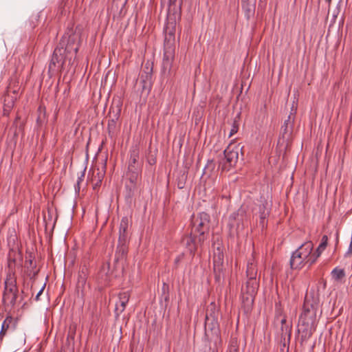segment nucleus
<instances>
[{
  "mask_svg": "<svg viewBox=\"0 0 352 352\" xmlns=\"http://www.w3.org/2000/svg\"><path fill=\"white\" fill-rule=\"evenodd\" d=\"M34 19L37 20V16H35L34 17H32Z\"/></svg>",
  "mask_w": 352,
  "mask_h": 352,
  "instance_id": "nucleus-45",
  "label": "nucleus"
},
{
  "mask_svg": "<svg viewBox=\"0 0 352 352\" xmlns=\"http://www.w3.org/2000/svg\"><path fill=\"white\" fill-rule=\"evenodd\" d=\"M17 321L11 316H7L3 320L0 330V344H1L3 338L10 331H14L16 328Z\"/></svg>",
  "mask_w": 352,
  "mask_h": 352,
  "instance_id": "nucleus-9",
  "label": "nucleus"
},
{
  "mask_svg": "<svg viewBox=\"0 0 352 352\" xmlns=\"http://www.w3.org/2000/svg\"><path fill=\"white\" fill-rule=\"evenodd\" d=\"M328 245V236L324 235L322 237L321 242L318 247L316 248L315 252L311 255V258L309 259V267L316 263L317 259L320 256L322 252L326 249Z\"/></svg>",
  "mask_w": 352,
  "mask_h": 352,
  "instance_id": "nucleus-14",
  "label": "nucleus"
},
{
  "mask_svg": "<svg viewBox=\"0 0 352 352\" xmlns=\"http://www.w3.org/2000/svg\"><path fill=\"white\" fill-rule=\"evenodd\" d=\"M77 38V36L75 34L70 35L68 38V43L65 47V50L71 52L74 50L75 54H76L79 49V44L76 43L75 41Z\"/></svg>",
  "mask_w": 352,
  "mask_h": 352,
  "instance_id": "nucleus-19",
  "label": "nucleus"
},
{
  "mask_svg": "<svg viewBox=\"0 0 352 352\" xmlns=\"http://www.w3.org/2000/svg\"><path fill=\"white\" fill-rule=\"evenodd\" d=\"M130 298L129 292H122L118 294V301L116 303L115 314L118 317L124 310Z\"/></svg>",
  "mask_w": 352,
  "mask_h": 352,
  "instance_id": "nucleus-10",
  "label": "nucleus"
},
{
  "mask_svg": "<svg viewBox=\"0 0 352 352\" xmlns=\"http://www.w3.org/2000/svg\"><path fill=\"white\" fill-rule=\"evenodd\" d=\"M148 162H149V164H153L155 163V160H151Z\"/></svg>",
  "mask_w": 352,
  "mask_h": 352,
  "instance_id": "nucleus-43",
  "label": "nucleus"
},
{
  "mask_svg": "<svg viewBox=\"0 0 352 352\" xmlns=\"http://www.w3.org/2000/svg\"><path fill=\"white\" fill-rule=\"evenodd\" d=\"M84 177H85V170L80 172V174L78 175L77 182L81 184L82 182V181L84 180Z\"/></svg>",
  "mask_w": 352,
  "mask_h": 352,
  "instance_id": "nucleus-32",
  "label": "nucleus"
},
{
  "mask_svg": "<svg viewBox=\"0 0 352 352\" xmlns=\"http://www.w3.org/2000/svg\"><path fill=\"white\" fill-rule=\"evenodd\" d=\"M295 113L291 112L281 127V135L283 139H289L293 131Z\"/></svg>",
  "mask_w": 352,
  "mask_h": 352,
  "instance_id": "nucleus-12",
  "label": "nucleus"
},
{
  "mask_svg": "<svg viewBox=\"0 0 352 352\" xmlns=\"http://www.w3.org/2000/svg\"><path fill=\"white\" fill-rule=\"evenodd\" d=\"M116 119H112L111 120L109 121V124H108V129H109V133H113L115 128H116Z\"/></svg>",
  "mask_w": 352,
  "mask_h": 352,
  "instance_id": "nucleus-29",
  "label": "nucleus"
},
{
  "mask_svg": "<svg viewBox=\"0 0 352 352\" xmlns=\"http://www.w3.org/2000/svg\"><path fill=\"white\" fill-rule=\"evenodd\" d=\"M151 76V73H147L146 75V80H148V78H150Z\"/></svg>",
  "mask_w": 352,
  "mask_h": 352,
  "instance_id": "nucleus-42",
  "label": "nucleus"
},
{
  "mask_svg": "<svg viewBox=\"0 0 352 352\" xmlns=\"http://www.w3.org/2000/svg\"><path fill=\"white\" fill-rule=\"evenodd\" d=\"M210 215L204 212L193 215L191 221L192 234L198 236V243L203 244L210 231Z\"/></svg>",
  "mask_w": 352,
  "mask_h": 352,
  "instance_id": "nucleus-2",
  "label": "nucleus"
},
{
  "mask_svg": "<svg viewBox=\"0 0 352 352\" xmlns=\"http://www.w3.org/2000/svg\"><path fill=\"white\" fill-rule=\"evenodd\" d=\"M25 267L28 269L34 267V265H33V260L31 255L29 256V258H26L25 261Z\"/></svg>",
  "mask_w": 352,
  "mask_h": 352,
  "instance_id": "nucleus-30",
  "label": "nucleus"
},
{
  "mask_svg": "<svg viewBox=\"0 0 352 352\" xmlns=\"http://www.w3.org/2000/svg\"><path fill=\"white\" fill-rule=\"evenodd\" d=\"M104 170H100L98 168H95L92 170L91 181L93 184L94 189L100 186L104 176Z\"/></svg>",
  "mask_w": 352,
  "mask_h": 352,
  "instance_id": "nucleus-15",
  "label": "nucleus"
},
{
  "mask_svg": "<svg viewBox=\"0 0 352 352\" xmlns=\"http://www.w3.org/2000/svg\"><path fill=\"white\" fill-rule=\"evenodd\" d=\"M242 147L239 145L230 144L224 150L223 157L220 160L219 168L222 171H229L234 167L239 160V152Z\"/></svg>",
  "mask_w": 352,
  "mask_h": 352,
  "instance_id": "nucleus-4",
  "label": "nucleus"
},
{
  "mask_svg": "<svg viewBox=\"0 0 352 352\" xmlns=\"http://www.w3.org/2000/svg\"><path fill=\"white\" fill-rule=\"evenodd\" d=\"M267 214H265L264 212L261 214L260 219H261V223H264V220L266 218Z\"/></svg>",
  "mask_w": 352,
  "mask_h": 352,
  "instance_id": "nucleus-34",
  "label": "nucleus"
},
{
  "mask_svg": "<svg viewBox=\"0 0 352 352\" xmlns=\"http://www.w3.org/2000/svg\"><path fill=\"white\" fill-rule=\"evenodd\" d=\"M14 267H15V259L9 258L8 259V267H9L10 272L8 274V275L10 274L13 277H14Z\"/></svg>",
  "mask_w": 352,
  "mask_h": 352,
  "instance_id": "nucleus-27",
  "label": "nucleus"
},
{
  "mask_svg": "<svg viewBox=\"0 0 352 352\" xmlns=\"http://www.w3.org/2000/svg\"><path fill=\"white\" fill-rule=\"evenodd\" d=\"M148 162H149V164H153L155 163V160H151Z\"/></svg>",
  "mask_w": 352,
  "mask_h": 352,
  "instance_id": "nucleus-44",
  "label": "nucleus"
},
{
  "mask_svg": "<svg viewBox=\"0 0 352 352\" xmlns=\"http://www.w3.org/2000/svg\"><path fill=\"white\" fill-rule=\"evenodd\" d=\"M219 315V310L216 304L214 302L210 303L206 309L205 320L212 321L218 320Z\"/></svg>",
  "mask_w": 352,
  "mask_h": 352,
  "instance_id": "nucleus-16",
  "label": "nucleus"
},
{
  "mask_svg": "<svg viewBox=\"0 0 352 352\" xmlns=\"http://www.w3.org/2000/svg\"><path fill=\"white\" fill-rule=\"evenodd\" d=\"M87 276H88V269L87 268V267L83 266L81 267L80 270L78 272V285H81L82 286H83L87 281Z\"/></svg>",
  "mask_w": 352,
  "mask_h": 352,
  "instance_id": "nucleus-23",
  "label": "nucleus"
},
{
  "mask_svg": "<svg viewBox=\"0 0 352 352\" xmlns=\"http://www.w3.org/2000/svg\"><path fill=\"white\" fill-rule=\"evenodd\" d=\"M139 155H140V150L138 146H132V148L130 150V159H129V164H132L135 166V164L138 162L139 160Z\"/></svg>",
  "mask_w": 352,
  "mask_h": 352,
  "instance_id": "nucleus-21",
  "label": "nucleus"
},
{
  "mask_svg": "<svg viewBox=\"0 0 352 352\" xmlns=\"http://www.w3.org/2000/svg\"><path fill=\"white\" fill-rule=\"evenodd\" d=\"M45 288V285L42 287V288L38 291V292L37 293L36 296V300H38L39 298V296L41 295V294L43 293V289Z\"/></svg>",
  "mask_w": 352,
  "mask_h": 352,
  "instance_id": "nucleus-36",
  "label": "nucleus"
},
{
  "mask_svg": "<svg viewBox=\"0 0 352 352\" xmlns=\"http://www.w3.org/2000/svg\"><path fill=\"white\" fill-rule=\"evenodd\" d=\"M205 336L209 342H213L214 349L212 352H217L218 348L222 344L221 333L218 320H205Z\"/></svg>",
  "mask_w": 352,
  "mask_h": 352,
  "instance_id": "nucleus-6",
  "label": "nucleus"
},
{
  "mask_svg": "<svg viewBox=\"0 0 352 352\" xmlns=\"http://www.w3.org/2000/svg\"><path fill=\"white\" fill-rule=\"evenodd\" d=\"M314 244L311 241H307L302 244L292 254L290 258V267L293 270H300L305 264L309 265V259L311 258Z\"/></svg>",
  "mask_w": 352,
  "mask_h": 352,
  "instance_id": "nucleus-3",
  "label": "nucleus"
},
{
  "mask_svg": "<svg viewBox=\"0 0 352 352\" xmlns=\"http://www.w3.org/2000/svg\"><path fill=\"white\" fill-rule=\"evenodd\" d=\"M175 57V52L173 47H168L165 49L164 53V58L162 61V69L164 72H170Z\"/></svg>",
  "mask_w": 352,
  "mask_h": 352,
  "instance_id": "nucleus-11",
  "label": "nucleus"
},
{
  "mask_svg": "<svg viewBox=\"0 0 352 352\" xmlns=\"http://www.w3.org/2000/svg\"><path fill=\"white\" fill-rule=\"evenodd\" d=\"M182 256H177V257L175 258V263L176 264H177V263H178L180 261V260L182 259Z\"/></svg>",
  "mask_w": 352,
  "mask_h": 352,
  "instance_id": "nucleus-40",
  "label": "nucleus"
},
{
  "mask_svg": "<svg viewBox=\"0 0 352 352\" xmlns=\"http://www.w3.org/2000/svg\"><path fill=\"white\" fill-rule=\"evenodd\" d=\"M238 130H239V124H238L236 120H234L232 124V129H231L230 134H229V137H231L233 135H234L235 133H236Z\"/></svg>",
  "mask_w": 352,
  "mask_h": 352,
  "instance_id": "nucleus-28",
  "label": "nucleus"
},
{
  "mask_svg": "<svg viewBox=\"0 0 352 352\" xmlns=\"http://www.w3.org/2000/svg\"><path fill=\"white\" fill-rule=\"evenodd\" d=\"M105 166H106V164H104V166L102 167V168H105Z\"/></svg>",
  "mask_w": 352,
  "mask_h": 352,
  "instance_id": "nucleus-46",
  "label": "nucleus"
},
{
  "mask_svg": "<svg viewBox=\"0 0 352 352\" xmlns=\"http://www.w3.org/2000/svg\"><path fill=\"white\" fill-rule=\"evenodd\" d=\"M246 274L248 277L246 292L248 295L246 296V300H250L251 302H253L254 297L258 287V283L256 280L257 268L254 258H252V261H249L248 263Z\"/></svg>",
  "mask_w": 352,
  "mask_h": 352,
  "instance_id": "nucleus-5",
  "label": "nucleus"
},
{
  "mask_svg": "<svg viewBox=\"0 0 352 352\" xmlns=\"http://www.w3.org/2000/svg\"><path fill=\"white\" fill-rule=\"evenodd\" d=\"M140 173V167H136L132 164H129L128 177L131 184H135L138 182Z\"/></svg>",
  "mask_w": 352,
  "mask_h": 352,
  "instance_id": "nucleus-18",
  "label": "nucleus"
},
{
  "mask_svg": "<svg viewBox=\"0 0 352 352\" xmlns=\"http://www.w3.org/2000/svg\"><path fill=\"white\" fill-rule=\"evenodd\" d=\"M351 254H352V242H350L348 250L346 252V255H351Z\"/></svg>",
  "mask_w": 352,
  "mask_h": 352,
  "instance_id": "nucleus-35",
  "label": "nucleus"
},
{
  "mask_svg": "<svg viewBox=\"0 0 352 352\" xmlns=\"http://www.w3.org/2000/svg\"><path fill=\"white\" fill-rule=\"evenodd\" d=\"M17 98L18 91L16 89L11 90V88L8 87L6 95L4 96L3 100L4 114L8 113L13 108Z\"/></svg>",
  "mask_w": 352,
  "mask_h": 352,
  "instance_id": "nucleus-8",
  "label": "nucleus"
},
{
  "mask_svg": "<svg viewBox=\"0 0 352 352\" xmlns=\"http://www.w3.org/2000/svg\"><path fill=\"white\" fill-rule=\"evenodd\" d=\"M238 348L236 346L232 345L230 348L229 352H238Z\"/></svg>",
  "mask_w": 352,
  "mask_h": 352,
  "instance_id": "nucleus-37",
  "label": "nucleus"
},
{
  "mask_svg": "<svg viewBox=\"0 0 352 352\" xmlns=\"http://www.w3.org/2000/svg\"><path fill=\"white\" fill-rule=\"evenodd\" d=\"M177 0H169L170 4H175Z\"/></svg>",
  "mask_w": 352,
  "mask_h": 352,
  "instance_id": "nucleus-41",
  "label": "nucleus"
},
{
  "mask_svg": "<svg viewBox=\"0 0 352 352\" xmlns=\"http://www.w3.org/2000/svg\"><path fill=\"white\" fill-rule=\"evenodd\" d=\"M331 276H332V278L336 280V281H339L341 279H342L344 276H345V272H344V269H341V268H339V267H335L332 271H331Z\"/></svg>",
  "mask_w": 352,
  "mask_h": 352,
  "instance_id": "nucleus-24",
  "label": "nucleus"
},
{
  "mask_svg": "<svg viewBox=\"0 0 352 352\" xmlns=\"http://www.w3.org/2000/svg\"><path fill=\"white\" fill-rule=\"evenodd\" d=\"M17 292L16 279L10 274L5 280V290L3 295V302L14 306L17 298Z\"/></svg>",
  "mask_w": 352,
  "mask_h": 352,
  "instance_id": "nucleus-7",
  "label": "nucleus"
},
{
  "mask_svg": "<svg viewBox=\"0 0 352 352\" xmlns=\"http://www.w3.org/2000/svg\"><path fill=\"white\" fill-rule=\"evenodd\" d=\"M221 271H222V263H217L214 261V272L215 274V278L217 280H220V279L221 278Z\"/></svg>",
  "mask_w": 352,
  "mask_h": 352,
  "instance_id": "nucleus-26",
  "label": "nucleus"
},
{
  "mask_svg": "<svg viewBox=\"0 0 352 352\" xmlns=\"http://www.w3.org/2000/svg\"><path fill=\"white\" fill-rule=\"evenodd\" d=\"M286 321H287V320H286V317L285 316L283 317V318L280 320V323L282 324V326H281V331L283 332L285 331V333H287L288 331H290V330L288 329V327H284V324H285Z\"/></svg>",
  "mask_w": 352,
  "mask_h": 352,
  "instance_id": "nucleus-31",
  "label": "nucleus"
},
{
  "mask_svg": "<svg viewBox=\"0 0 352 352\" xmlns=\"http://www.w3.org/2000/svg\"><path fill=\"white\" fill-rule=\"evenodd\" d=\"M74 188H75L76 192L79 193L80 190V183L76 182Z\"/></svg>",
  "mask_w": 352,
  "mask_h": 352,
  "instance_id": "nucleus-33",
  "label": "nucleus"
},
{
  "mask_svg": "<svg viewBox=\"0 0 352 352\" xmlns=\"http://www.w3.org/2000/svg\"><path fill=\"white\" fill-rule=\"evenodd\" d=\"M129 240H124V241L121 239H118V244L117 247L116 253L124 256L126 255L128 252L127 243Z\"/></svg>",
  "mask_w": 352,
  "mask_h": 352,
  "instance_id": "nucleus-22",
  "label": "nucleus"
},
{
  "mask_svg": "<svg viewBox=\"0 0 352 352\" xmlns=\"http://www.w3.org/2000/svg\"><path fill=\"white\" fill-rule=\"evenodd\" d=\"M321 314L318 295L314 292L307 294L298 323V331L302 341L309 339L315 332Z\"/></svg>",
  "mask_w": 352,
  "mask_h": 352,
  "instance_id": "nucleus-1",
  "label": "nucleus"
},
{
  "mask_svg": "<svg viewBox=\"0 0 352 352\" xmlns=\"http://www.w3.org/2000/svg\"><path fill=\"white\" fill-rule=\"evenodd\" d=\"M129 221L127 217H124L121 219L120 227H119V238L122 241L129 240L128 238V228H129Z\"/></svg>",
  "mask_w": 352,
  "mask_h": 352,
  "instance_id": "nucleus-17",
  "label": "nucleus"
},
{
  "mask_svg": "<svg viewBox=\"0 0 352 352\" xmlns=\"http://www.w3.org/2000/svg\"><path fill=\"white\" fill-rule=\"evenodd\" d=\"M183 242L186 246V248L188 250L190 253L192 255L195 254V252L197 250L199 245H201L198 243V236L194 234H192V232L188 236H185L183 239Z\"/></svg>",
  "mask_w": 352,
  "mask_h": 352,
  "instance_id": "nucleus-13",
  "label": "nucleus"
},
{
  "mask_svg": "<svg viewBox=\"0 0 352 352\" xmlns=\"http://www.w3.org/2000/svg\"><path fill=\"white\" fill-rule=\"evenodd\" d=\"M186 179L187 174L186 173H182L179 175L177 179V185L179 189H182L185 187Z\"/></svg>",
  "mask_w": 352,
  "mask_h": 352,
  "instance_id": "nucleus-25",
  "label": "nucleus"
},
{
  "mask_svg": "<svg viewBox=\"0 0 352 352\" xmlns=\"http://www.w3.org/2000/svg\"><path fill=\"white\" fill-rule=\"evenodd\" d=\"M140 78H141V82L143 83V86H142L143 89H144L146 88V80H142V78H143L142 74L141 75Z\"/></svg>",
  "mask_w": 352,
  "mask_h": 352,
  "instance_id": "nucleus-38",
  "label": "nucleus"
},
{
  "mask_svg": "<svg viewBox=\"0 0 352 352\" xmlns=\"http://www.w3.org/2000/svg\"><path fill=\"white\" fill-rule=\"evenodd\" d=\"M220 197H221V199H226L228 200V199H230V195H227V194H223V195H221L220 196Z\"/></svg>",
  "mask_w": 352,
  "mask_h": 352,
  "instance_id": "nucleus-39",
  "label": "nucleus"
},
{
  "mask_svg": "<svg viewBox=\"0 0 352 352\" xmlns=\"http://www.w3.org/2000/svg\"><path fill=\"white\" fill-rule=\"evenodd\" d=\"M58 54H61V49L60 48H56L53 52L52 59L50 60V63L49 64V69L50 70H54L56 67V63H58L61 61L62 58H60V56Z\"/></svg>",
  "mask_w": 352,
  "mask_h": 352,
  "instance_id": "nucleus-20",
  "label": "nucleus"
}]
</instances>
